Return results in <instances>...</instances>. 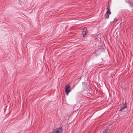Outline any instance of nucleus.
<instances>
[{
	"label": "nucleus",
	"mask_w": 133,
	"mask_h": 133,
	"mask_svg": "<svg viewBox=\"0 0 133 133\" xmlns=\"http://www.w3.org/2000/svg\"><path fill=\"white\" fill-rule=\"evenodd\" d=\"M87 32L88 31L87 28L85 27L84 28L82 31V35L83 37H84L86 36Z\"/></svg>",
	"instance_id": "nucleus-4"
},
{
	"label": "nucleus",
	"mask_w": 133,
	"mask_h": 133,
	"mask_svg": "<svg viewBox=\"0 0 133 133\" xmlns=\"http://www.w3.org/2000/svg\"><path fill=\"white\" fill-rule=\"evenodd\" d=\"M65 92L66 93V95L68 96L69 92H70L71 91V89L70 88L69 89H65Z\"/></svg>",
	"instance_id": "nucleus-5"
},
{
	"label": "nucleus",
	"mask_w": 133,
	"mask_h": 133,
	"mask_svg": "<svg viewBox=\"0 0 133 133\" xmlns=\"http://www.w3.org/2000/svg\"><path fill=\"white\" fill-rule=\"evenodd\" d=\"M70 88H70V86L69 84H68L65 85V89H69Z\"/></svg>",
	"instance_id": "nucleus-7"
},
{
	"label": "nucleus",
	"mask_w": 133,
	"mask_h": 133,
	"mask_svg": "<svg viewBox=\"0 0 133 133\" xmlns=\"http://www.w3.org/2000/svg\"><path fill=\"white\" fill-rule=\"evenodd\" d=\"M117 18H114V20H117Z\"/></svg>",
	"instance_id": "nucleus-13"
},
{
	"label": "nucleus",
	"mask_w": 133,
	"mask_h": 133,
	"mask_svg": "<svg viewBox=\"0 0 133 133\" xmlns=\"http://www.w3.org/2000/svg\"><path fill=\"white\" fill-rule=\"evenodd\" d=\"M106 9L107 10V11L105 15L104 16L106 19H107L109 17V15L111 14V12L109 8H107Z\"/></svg>",
	"instance_id": "nucleus-3"
},
{
	"label": "nucleus",
	"mask_w": 133,
	"mask_h": 133,
	"mask_svg": "<svg viewBox=\"0 0 133 133\" xmlns=\"http://www.w3.org/2000/svg\"><path fill=\"white\" fill-rule=\"evenodd\" d=\"M75 85H73V86H72V88L73 89L75 87Z\"/></svg>",
	"instance_id": "nucleus-12"
},
{
	"label": "nucleus",
	"mask_w": 133,
	"mask_h": 133,
	"mask_svg": "<svg viewBox=\"0 0 133 133\" xmlns=\"http://www.w3.org/2000/svg\"><path fill=\"white\" fill-rule=\"evenodd\" d=\"M102 133H106L105 132V131L104 130L102 132Z\"/></svg>",
	"instance_id": "nucleus-15"
},
{
	"label": "nucleus",
	"mask_w": 133,
	"mask_h": 133,
	"mask_svg": "<svg viewBox=\"0 0 133 133\" xmlns=\"http://www.w3.org/2000/svg\"><path fill=\"white\" fill-rule=\"evenodd\" d=\"M81 78H79V79H80Z\"/></svg>",
	"instance_id": "nucleus-22"
},
{
	"label": "nucleus",
	"mask_w": 133,
	"mask_h": 133,
	"mask_svg": "<svg viewBox=\"0 0 133 133\" xmlns=\"http://www.w3.org/2000/svg\"><path fill=\"white\" fill-rule=\"evenodd\" d=\"M102 133H106L105 132V131L104 130L102 132Z\"/></svg>",
	"instance_id": "nucleus-16"
},
{
	"label": "nucleus",
	"mask_w": 133,
	"mask_h": 133,
	"mask_svg": "<svg viewBox=\"0 0 133 133\" xmlns=\"http://www.w3.org/2000/svg\"><path fill=\"white\" fill-rule=\"evenodd\" d=\"M102 49V48L101 47H100L97 50V51H100Z\"/></svg>",
	"instance_id": "nucleus-10"
},
{
	"label": "nucleus",
	"mask_w": 133,
	"mask_h": 133,
	"mask_svg": "<svg viewBox=\"0 0 133 133\" xmlns=\"http://www.w3.org/2000/svg\"><path fill=\"white\" fill-rule=\"evenodd\" d=\"M109 130V129L108 128H107L106 129H104V130L105 131V132H106V133H107L108 131Z\"/></svg>",
	"instance_id": "nucleus-9"
},
{
	"label": "nucleus",
	"mask_w": 133,
	"mask_h": 133,
	"mask_svg": "<svg viewBox=\"0 0 133 133\" xmlns=\"http://www.w3.org/2000/svg\"><path fill=\"white\" fill-rule=\"evenodd\" d=\"M127 2L129 4H131V3H132V2L130 0H128L127 1Z\"/></svg>",
	"instance_id": "nucleus-8"
},
{
	"label": "nucleus",
	"mask_w": 133,
	"mask_h": 133,
	"mask_svg": "<svg viewBox=\"0 0 133 133\" xmlns=\"http://www.w3.org/2000/svg\"><path fill=\"white\" fill-rule=\"evenodd\" d=\"M132 3H131V4H130V5L131 7V8H132V7H133V6H132Z\"/></svg>",
	"instance_id": "nucleus-11"
},
{
	"label": "nucleus",
	"mask_w": 133,
	"mask_h": 133,
	"mask_svg": "<svg viewBox=\"0 0 133 133\" xmlns=\"http://www.w3.org/2000/svg\"><path fill=\"white\" fill-rule=\"evenodd\" d=\"M79 81H78V82H77V83H76V84H77V83H78V82H79Z\"/></svg>",
	"instance_id": "nucleus-20"
},
{
	"label": "nucleus",
	"mask_w": 133,
	"mask_h": 133,
	"mask_svg": "<svg viewBox=\"0 0 133 133\" xmlns=\"http://www.w3.org/2000/svg\"><path fill=\"white\" fill-rule=\"evenodd\" d=\"M82 83L83 84L82 86V89L83 90L87 93L88 92L90 91V89L88 83L84 82H83Z\"/></svg>",
	"instance_id": "nucleus-1"
},
{
	"label": "nucleus",
	"mask_w": 133,
	"mask_h": 133,
	"mask_svg": "<svg viewBox=\"0 0 133 133\" xmlns=\"http://www.w3.org/2000/svg\"><path fill=\"white\" fill-rule=\"evenodd\" d=\"M102 133H106L105 132V131L104 130L102 132Z\"/></svg>",
	"instance_id": "nucleus-17"
},
{
	"label": "nucleus",
	"mask_w": 133,
	"mask_h": 133,
	"mask_svg": "<svg viewBox=\"0 0 133 133\" xmlns=\"http://www.w3.org/2000/svg\"><path fill=\"white\" fill-rule=\"evenodd\" d=\"M102 133H106L105 132V131L104 130L102 132Z\"/></svg>",
	"instance_id": "nucleus-14"
},
{
	"label": "nucleus",
	"mask_w": 133,
	"mask_h": 133,
	"mask_svg": "<svg viewBox=\"0 0 133 133\" xmlns=\"http://www.w3.org/2000/svg\"><path fill=\"white\" fill-rule=\"evenodd\" d=\"M126 102H125V103L124 104V105H126Z\"/></svg>",
	"instance_id": "nucleus-19"
},
{
	"label": "nucleus",
	"mask_w": 133,
	"mask_h": 133,
	"mask_svg": "<svg viewBox=\"0 0 133 133\" xmlns=\"http://www.w3.org/2000/svg\"><path fill=\"white\" fill-rule=\"evenodd\" d=\"M89 94L91 95V94H90V93H89Z\"/></svg>",
	"instance_id": "nucleus-23"
},
{
	"label": "nucleus",
	"mask_w": 133,
	"mask_h": 133,
	"mask_svg": "<svg viewBox=\"0 0 133 133\" xmlns=\"http://www.w3.org/2000/svg\"><path fill=\"white\" fill-rule=\"evenodd\" d=\"M63 129L62 127H59L54 129L51 133H62Z\"/></svg>",
	"instance_id": "nucleus-2"
},
{
	"label": "nucleus",
	"mask_w": 133,
	"mask_h": 133,
	"mask_svg": "<svg viewBox=\"0 0 133 133\" xmlns=\"http://www.w3.org/2000/svg\"><path fill=\"white\" fill-rule=\"evenodd\" d=\"M102 133H106L105 132V131L104 130L102 132Z\"/></svg>",
	"instance_id": "nucleus-18"
},
{
	"label": "nucleus",
	"mask_w": 133,
	"mask_h": 133,
	"mask_svg": "<svg viewBox=\"0 0 133 133\" xmlns=\"http://www.w3.org/2000/svg\"><path fill=\"white\" fill-rule=\"evenodd\" d=\"M127 107V106L126 105H124L119 110V111H122L123 110L125 109Z\"/></svg>",
	"instance_id": "nucleus-6"
},
{
	"label": "nucleus",
	"mask_w": 133,
	"mask_h": 133,
	"mask_svg": "<svg viewBox=\"0 0 133 133\" xmlns=\"http://www.w3.org/2000/svg\"><path fill=\"white\" fill-rule=\"evenodd\" d=\"M114 20H113V21H112L111 22H113L114 21Z\"/></svg>",
	"instance_id": "nucleus-21"
}]
</instances>
